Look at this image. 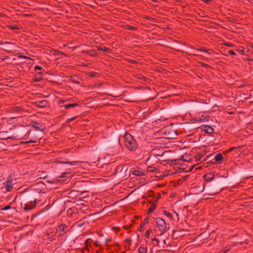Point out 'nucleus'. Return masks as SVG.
Here are the masks:
<instances>
[{
	"label": "nucleus",
	"mask_w": 253,
	"mask_h": 253,
	"mask_svg": "<svg viewBox=\"0 0 253 253\" xmlns=\"http://www.w3.org/2000/svg\"><path fill=\"white\" fill-rule=\"evenodd\" d=\"M125 144L130 150L133 151L135 149V141L129 134L125 135Z\"/></svg>",
	"instance_id": "f257e3e1"
},
{
	"label": "nucleus",
	"mask_w": 253,
	"mask_h": 253,
	"mask_svg": "<svg viewBox=\"0 0 253 253\" xmlns=\"http://www.w3.org/2000/svg\"><path fill=\"white\" fill-rule=\"evenodd\" d=\"M156 224L159 230L161 231H165L166 228V223L165 221L161 218H158L156 220Z\"/></svg>",
	"instance_id": "f03ea898"
},
{
	"label": "nucleus",
	"mask_w": 253,
	"mask_h": 253,
	"mask_svg": "<svg viewBox=\"0 0 253 253\" xmlns=\"http://www.w3.org/2000/svg\"><path fill=\"white\" fill-rule=\"evenodd\" d=\"M202 130L209 134H211L214 131L211 127L208 126H204L202 128Z\"/></svg>",
	"instance_id": "7ed1b4c3"
},
{
	"label": "nucleus",
	"mask_w": 253,
	"mask_h": 253,
	"mask_svg": "<svg viewBox=\"0 0 253 253\" xmlns=\"http://www.w3.org/2000/svg\"><path fill=\"white\" fill-rule=\"evenodd\" d=\"M35 203L34 204L28 205V204H22V207L25 211H29L33 209L35 207Z\"/></svg>",
	"instance_id": "20e7f679"
},
{
	"label": "nucleus",
	"mask_w": 253,
	"mask_h": 253,
	"mask_svg": "<svg viewBox=\"0 0 253 253\" xmlns=\"http://www.w3.org/2000/svg\"><path fill=\"white\" fill-rule=\"evenodd\" d=\"M47 105L46 101L42 100L37 102V106L40 107H44Z\"/></svg>",
	"instance_id": "39448f33"
},
{
	"label": "nucleus",
	"mask_w": 253,
	"mask_h": 253,
	"mask_svg": "<svg viewBox=\"0 0 253 253\" xmlns=\"http://www.w3.org/2000/svg\"><path fill=\"white\" fill-rule=\"evenodd\" d=\"M205 177L208 180H211L214 178V175L212 173H208L205 175Z\"/></svg>",
	"instance_id": "423d86ee"
},
{
	"label": "nucleus",
	"mask_w": 253,
	"mask_h": 253,
	"mask_svg": "<svg viewBox=\"0 0 253 253\" xmlns=\"http://www.w3.org/2000/svg\"><path fill=\"white\" fill-rule=\"evenodd\" d=\"M222 159V155L220 153L217 154L214 157V159L216 162L220 161Z\"/></svg>",
	"instance_id": "0eeeda50"
},
{
	"label": "nucleus",
	"mask_w": 253,
	"mask_h": 253,
	"mask_svg": "<svg viewBox=\"0 0 253 253\" xmlns=\"http://www.w3.org/2000/svg\"><path fill=\"white\" fill-rule=\"evenodd\" d=\"M78 106V104L74 103V104H70L65 106V108L68 109L71 107H74Z\"/></svg>",
	"instance_id": "6e6552de"
},
{
	"label": "nucleus",
	"mask_w": 253,
	"mask_h": 253,
	"mask_svg": "<svg viewBox=\"0 0 253 253\" xmlns=\"http://www.w3.org/2000/svg\"><path fill=\"white\" fill-rule=\"evenodd\" d=\"M147 251L146 248L145 247H140L139 249V253H146Z\"/></svg>",
	"instance_id": "1a4fd4ad"
},
{
	"label": "nucleus",
	"mask_w": 253,
	"mask_h": 253,
	"mask_svg": "<svg viewBox=\"0 0 253 253\" xmlns=\"http://www.w3.org/2000/svg\"><path fill=\"white\" fill-rule=\"evenodd\" d=\"M133 174L134 175H137V176H140L143 175V173L141 171H138V170H135L133 172Z\"/></svg>",
	"instance_id": "9d476101"
},
{
	"label": "nucleus",
	"mask_w": 253,
	"mask_h": 253,
	"mask_svg": "<svg viewBox=\"0 0 253 253\" xmlns=\"http://www.w3.org/2000/svg\"><path fill=\"white\" fill-rule=\"evenodd\" d=\"M78 162L74 161L72 162H59V163L61 164H69L70 165H74L76 163H77Z\"/></svg>",
	"instance_id": "9b49d317"
},
{
	"label": "nucleus",
	"mask_w": 253,
	"mask_h": 253,
	"mask_svg": "<svg viewBox=\"0 0 253 253\" xmlns=\"http://www.w3.org/2000/svg\"><path fill=\"white\" fill-rule=\"evenodd\" d=\"M39 126H40V124H39L37 123H34V125H33V126L35 128V129L36 130H40V129Z\"/></svg>",
	"instance_id": "f8f14e48"
},
{
	"label": "nucleus",
	"mask_w": 253,
	"mask_h": 253,
	"mask_svg": "<svg viewBox=\"0 0 253 253\" xmlns=\"http://www.w3.org/2000/svg\"><path fill=\"white\" fill-rule=\"evenodd\" d=\"M155 209V206L154 205H152L148 209V211L149 212H152V211H153L154 210V209Z\"/></svg>",
	"instance_id": "ddd939ff"
},
{
	"label": "nucleus",
	"mask_w": 253,
	"mask_h": 253,
	"mask_svg": "<svg viewBox=\"0 0 253 253\" xmlns=\"http://www.w3.org/2000/svg\"><path fill=\"white\" fill-rule=\"evenodd\" d=\"M64 229V226H60L58 227V231L60 233L62 231H63Z\"/></svg>",
	"instance_id": "4468645a"
},
{
	"label": "nucleus",
	"mask_w": 253,
	"mask_h": 253,
	"mask_svg": "<svg viewBox=\"0 0 253 253\" xmlns=\"http://www.w3.org/2000/svg\"><path fill=\"white\" fill-rule=\"evenodd\" d=\"M12 188V186L11 184H7L6 185V190L7 191H10V189Z\"/></svg>",
	"instance_id": "2eb2a0df"
},
{
	"label": "nucleus",
	"mask_w": 253,
	"mask_h": 253,
	"mask_svg": "<svg viewBox=\"0 0 253 253\" xmlns=\"http://www.w3.org/2000/svg\"><path fill=\"white\" fill-rule=\"evenodd\" d=\"M11 181H12V179L10 177L8 178V179L7 180V184H11L10 182H11Z\"/></svg>",
	"instance_id": "dca6fc26"
},
{
	"label": "nucleus",
	"mask_w": 253,
	"mask_h": 253,
	"mask_svg": "<svg viewBox=\"0 0 253 253\" xmlns=\"http://www.w3.org/2000/svg\"><path fill=\"white\" fill-rule=\"evenodd\" d=\"M10 209V206H7L2 209L3 210H7Z\"/></svg>",
	"instance_id": "f3484780"
},
{
	"label": "nucleus",
	"mask_w": 253,
	"mask_h": 253,
	"mask_svg": "<svg viewBox=\"0 0 253 253\" xmlns=\"http://www.w3.org/2000/svg\"><path fill=\"white\" fill-rule=\"evenodd\" d=\"M150 232V231L149 230H148V231H147L146 232V234H145L146 237H147V238H149V237Z\"/></svg>",
	"instance_id": "a211bd4d"
},
{
	"label": "nucleus",
	"mask_w": 253,
	"mask_h": 253,
	"mask_svg": "<svg viewBox=\"0 0 253 253\" xmlns=\"http://www.w3.org/2000/svg\"><path fill=\"white\" fill-rule=\"evenodd\" d=\"M228 52H229V54H230L231 55H235L236 54V53L234 51H233L232 50H229L228 51Z\"/></svg>",
	"instance_id": "6ab92c4d"
},
{
	"label": "nucleus",
	"mask_w": 253,
	"mask_h": 253,
	"mask_svg": "<svg viewBox=\"0 0 253 253\" xmlns=\"http://www.w3.org/2000/svg\"><path fill=\"white\" fill-rule=\"evenodd\" d=\"M68 172H64V173H63L61 174V175L60 176V177H65V175H66V174H68Z\"/></svg>",
	"instance_id": "aec40b11"
},
{
	"label": "nucleus",
	"mask_w": 253,
	"mask_h": 253,
	"mask_svg": "<svg viewBox=\"0 0 253 253\" xmlns=\"http://www.w3.org/2000/svg\"><path fill=\"white\" fill-rule=\"evenodd\" d=\"M165 215H166L167 216H169V217H170L171 216V214L167 211H165Z\"/></svg>",
	"instance_id": "412c9836"
},
{
	"label": "nucleus",
	"mask_w": 253,
	"mask_h": 253,
	"mask_svg": "<svg viewBox=\"0 0 253 253\" xmlns=\"http://www.w3.org/2000/svg\"><path fill=\"white\" fill-rule=\"evenodd\" d=\"M35 68H36V69L41 70V69H42V67H40V66H36V67H35Z\"/></svg>",
	"instance_id": "4be33fe9"
},
{
	"label": "nucleus",
	"mask_w": 253,
	"mask_h": 253,
	"mask_svg": "<svg viewBox=\"0 0 253 253\" xmlns=\"http://www.w3.org/2000/svg\"><path fill=\"white\" fill-rule=\"evenodd\" d=\"M19 57L21 58H27L26 56H22V55H20Z\"/></svg>",
	"instance_id": "5701e85b"
},
{
	"label": "nucleus",
	"mask_w": 253,
	"mask_h": 253,
	"mask_svg": "<svg viewBox=\"0 0 253 253\" xmlns=\"http://www.w3.org/2000/svg\"><path fill=\"white\" fill-rule=\"evenodd\" d=\"M152 240H153V241H156V242H158V239H157V238H154V239H152Z\"/></svg>",
	"instance_id": "b1692460"
},
{
	"label": "nucleus",
	"mask_w": 253,
	"mask_h": 253,
	"mask_svg": "<svg viewBox=\"0 0 253 253\" xmlns=\"http://www.w3.org/2000/svg\"><path fill=\"white\" fill-rule=\"evenodd\" d=\"M145 221L146 222H148V218H146L145 219Z\"/></svg>",
	"instance_id": "393cba45"
},
{
	"label": "nucleus",
	"mask_w": 253,
	"mask_h": 253,
	"mask_svg": "<svg viewBox=\"0 0 253 253\" xmlns=\"http://www.w3.org/2000/svg\"><path fill=\"white\" fill-rule=\"evenodd\" d=\"M125 241L126 243H128L129 242V240L128 239H126Z\"/></svg>",
	"instance_id": "a878e982"
},
{
	"label": "nucleus",
	"mask_w": 253,
	"mask_h": 253,
	"mask_svg": "<svg viewBox=\"0 0 253 253\" xmlns=\"http://www.w3.org/2000/svg\"><path fill=\"white\" fill-rule=\"evenodd\" d=\"M46 182L48 183H52L53 182L52 181H49V180H47Z\"/></svg>",
	"instance_id": "bb28decb"
},
{
	"label": "nucleus",
	"mask_w": 253,
	"mask_h": 253,
	"mask_svg": "<svg viewBox=\"0 0 253 253\" xmlns=\"http://www.w3.org/2000/svg\"><path fill=\"white\" fill-rule=\"evenodd\" d=\"M74 119H75V118H72V119H70L69 120L70 121H72V120H73Z\"/></svg>",
	"instance_id": "cd10ccee"
},
{
	"label": "nucleus",
	"mask_w": 253,
	"mask_h": 253,
	"mask_svg": "<svg viewBox=\"0 0 253 253\" xmlns=\"http://www.w3.org/2000/svg\"><path fill=\"white\" fill-rule=\"evenodd\" d=\"M109 240H110V239H106V242H108Z\"/></svg>",
	"instance_id": "c85d7f7f"
}]
</instances>
